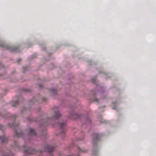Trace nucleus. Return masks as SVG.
<instances>
[{
    "instance_id": "obj_1",
    "label": "nucleus",
    "mask_w": 156,
    "mask_h": 156,
    "mask_svg": "<svg viewBox=\"0 0 156 156\" xmlns=\"http://www.w3.org/2000/svg\"><path fill=\"white\" fill-rule=\"evenodd\" d=\"M55 109V114L54 115L52 118H51V119H48V121H45L44 122H45L46 123H47V122H49L50 120H55L58 119L61 116V115L58 111V108L56 107L54 108Z\"/></svg>"
},
{
    "instance_id": "obj_2",
    "label": "nucleus",
    "mask_w": 156,
    "mask_h": 156,
    "mask_svg": "<svg viewBox=\"0 0 156 156\" xmlns=\"http://www.w3.org/2000/svg\"><path fill=\"white\" fill-rule=\"evenodd\" d=\"M23 150L26 154H34L36 152V151L34 149L32 148H27L25 146L23 147Z\"/></svg>"
},
{
    "instance_id": "obj_3",
    "label": "nucleus",
    "mask_w": 156,
    "mask_h": 156,
    "mask_svg": "<svg viewBox=\"0 0 156 156\" xmlns=\"http://www.w3.org/2000/svg\"><path fill=\"white\" fill-rule=\"evenodd\" d=\"M0 46L5 47L8 49H10L12 48L13 51L14 52H17L20 51L19 48H11L10 47L7 46L5 44L2 43L0 45Z\"/></svg>"
},
{
    "instance_id": "obj_4",
    "label": "nucleus",
    "mask_w": 156,
    "mask_h": 156,
    "mask_svg": "<svg viewBox=\"0 0 156 156\" xmlns=\"http://www.w3.org/2000/svg\"><path fill=\"white\" fill-rule=\"evenodd\" d=\"M45 151H47L50 153L49 156H52V154L51 153V152L53 151L54 147L52 146H50L48 145L45 147Z\"/></svg>"
},
{
    "instance_id": "obj_5",
    "label": "nucleus",
    "mask_w": 156,
    "mask_h": 156,
    "mask_svg": "<svg viewBox=\"0 0 156 156\" xmlns=\"http://www.w3.org/2000/svg\"><path fill=\"white\" fill-rule=\"evenodd\" d=\"M101 137V136L100 134L98 133H95L93 135V145H94L95 144L94 143V141H98L99 140L100 138Z\"/></svg>"
},
{
    "instance_id": "obj_6",
    "label": "nucleus",
    "mask_w": 156,
    "mask_h": 156,
    "mask_svg": "<svg viewBox=\"0 0 156 156\" xmlns=\"http://www.w3.org/2000/svg\"><path fill=\"white\" fill-rule=\"evenodd\" d=\"M79 117V115L74 112H73L72 113H71V116L70 117V119H76Z\"/></svg>"
},
{
    "instance_id": "obj_7",
    "label": "nucleus",
    "mask_w": 156,
    "mask_h": 156,
    "mask_svg": "<svg viewBox=\"0 0 156 156\" xmlns=\"http://www.w3.org/2000/svg\"><path fill=\"white\" fill-rule=\"evenodd\" d=\"M24 134H23L22 131L18 132L17 131H16L15 134V137H19L21 136L23 137Z\"/></svg>"
},
{
    "instance_id": "obj_8",
    "label": "nucleus",
    "mask_w": 156,
    "mask_h": 156,
    "mask_svg": "<svg viewBox=\"0 0 156 156\" xmlns=\"http://www.w3.org/2000/svg\"><path fill=\"white\" fill-rule=\"evenodd\" d=\"M28 131L29 132L30 134L32 135H36V133L34 129L29 128Z\"/></svg>"
},
{
    "instance_id": "obj_9",
    "label": "nucleus",
    "mask_w": 156,
    "mask_h": 156,
    "mask_svg": "<svg viewBox=\"0 0 156 156\" xmlns=\"http://www.w3.org/2000/svg\"><path fill=\"white\" fill-rule=\"evenodd\" d=\"M8 138L5 136H0V140L2 143H5L7 141Z\"/></svg>"
},
{
    "instance_id": "obj_10",
    "label": "nucleus",
    "mask_w": 156,
    "mask_h": 156,
    "mask_svg": "<svg viewBox=\"0 0 156 156\" xmlns=\"http://www.w3.org/2000/svg\"><path fill=\"white\" fill-rule=\"evenodd\" d=\"M60 127L63 130L66 127V124L65 123H61L59 124Z\"/></svg>"
},
{
    "instance_id": "obj_11",
    "label": "nucleus",
    "mask_w": 156,
    "mask_h": 156,
    "mask_svg": "<svg viewBox=\"0 0 156 156\" xmlns=\"http://www.w3.org/2000/svg\"><path fill=\"white\" fill-rule=\"evenodd\" d=\"M78 149L80 152H85L87 151V150L83 149H81L79 147H78Z\"/></svg>"
},
{
    "instance_id": "obj_12",
    "label": "nucleus",
    "mask_w": 156,
    "mask_h": 156,
    "mask_svg": "<svg viewBox=\"0 0 156 156\" xmlns=\"http://www.w3.org/2000/svg\"><path fill=\"white\" fill-rule=\"evenodd\" d=\"M18 125H17V126ZM8 126L9 127H15L16 126H17V125H16L15 124H11V125H10V124H9L8 125Z\"/></svg>"
},
{
    "instance_id": "obj_13",
    "label": "nucleus",
    "mask_w": 156,
    "mask_h": 156,
    "mask_svg": "<svg viewBox=\"0 0 156 156\" xmlns=\"http://www.w3.org/2000/svg\"><path fill=\"white\" fill-rule=\"evenodd\" d=\"M18 104V101H15L14 103L13 104H12V106H16Z\"/></svg>"
},
{
    "instance_id": "obj_14",
    "label": "nucleus",
    "mask_w": 156,
    "mask_h": 156,
    "mask_svg": "<svg viewBox=\"0 0 156 156\" xmlns=\"http://www.w3.org/2000/svg\"><path fill=\"white\" fill-rule=\"evenodd\" d=\"M52 92L53 93L55 94L56 92V90H52Z\"/></svg>"
},
{
    "instance_id": "obj_15",
    "label": "nucleus",
    "mask_w": 156,
    "mask_h": 156,
    "mask_svg": "<svg viewBox=\"0 0 156 156\" xmlns=\"http://www.w3.org/2000/svg\"><path fill=\"white\" fill-rule=\"evenodd\" d=\"M15 147H18V145L16 142H15Z\"/></svg>"
},
{
    "instance_id": "obj_16",
    "label": "nucleus",
    "mask_w": 156,
    "mask_h": 156,
    "mask_svg": "<svg viewBox=\"0 0 156 156\" xmlns=\"http://www.w3.org/2000/svg\"><path fill=\"white\" fill-rule=\"evenodd\" d=\"M4 127L1 125H0V129H3Z\"/></svg>"
},
{
    "instance_id": "obj_17",
    "label": "nucleus",
    "mask_w": 156,
    "mask_h": 156,
    "mask_svg": "<svg viewBox=\"0 0 156 156\" xmlns=\"http://www.w3.org/2000/svg\"><path fill=\"white\" fill-rule=\"evenodd\" d=\"M21 58H19L18 59L17 62H19L21 60Z\"/></svg>"
},
{
    "instance_id": "obj_18",
    "label": "nucleus",
    "mask_w": 156,
    "mask_h": 156,
    "mask_svg": "<svg viewBox=\"0 0 156 156\" xmlns=\"http://www.w3.org/2000/svg\"><path fill=\"white\" fill-rule=\"evenodd\" d=\"M94 101H96L98 102V99L97 98H95L94 99Z\"/></svg>"
},
{
    "instance_id": "obj_19",
    "label": "nucleus",
    "mask_w": 156,
    "mask_h": 156,
    "mask_svg": "<svg viewBox=\"0 0 156 156\" xmlns=\"http://www.w3.org/2000/svg\"><path fill=\"white\" fill-rule=\"evenodd\" d=\"M64 156V155H62H62H59V156Z\"/></svg>"
},
{
    "instance_id": "obj_20",
    "label": "nucleus",
    "mask_w": 156,
    "mask_h": 156,
    "mask_svg": "<svg viewBox=\"0 0 156 156\" xmlns=\"http://www.w3.org/2000/svg\"><path fill=\"white\" fill-rule=\"evenodd\" d=\"M113 109H115V108L114 107L113 108Z\"/></svg>"
},
{
    "instance_id": "obj_21",
    "label": "nucleus",
    "mask_w": 156,
    "mask_h": 156,
    "mask_svg": "<svg viewBox=\"0 0 156 156\" xmlns=\"http://www.w3.org/2000/svg\"><path fill=\"white\" fill-rule=\"evenodd\" d=\"M41 151V152H43V151Z\"/></svg>"
},
{
    "instance_id": "obj_22",
    "label": "nucleus",
    "mask_w": 156,
    "mask_h": 156,
    "mask_svg": "<svg viewBox=\"0 0 156 156\" xmlns=\"http://www.w3.org/2000/svg\"><path fill=\"white\" fill-rule=\"evenodd\" d=\"M14 117H15V115H14Z\"/></svg>"
},
{
    "instance_id": "obj_23",
    "label": "nucleus",
    "mask_w": 156,
    "mask_h": 156,
    "mask_svg": "<svg viewBox=\"0 0 156 156\" xmlns=\"http://www.w3.org/2000/svg\"><path fill=\"white\" fill-rule=\"evenodd\" d=\"M69 156V155H68V156Z\"/></svg>"
}]
</instances>
